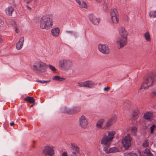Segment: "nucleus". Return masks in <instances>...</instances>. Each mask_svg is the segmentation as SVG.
I'll return each instance as SVG.
<instances>
[{
    "mask_svg": "<svg viewBox=\"0 0 156 156\" xmlns=\"http://www.w3.org/2000/svg\"><path fill=\"white\" fill-rule=\"evenodd\" d=\"M104 151L106 153H111V148L105 147L104 148Z\"/></svg>",
    "mask_w": 156,
    "mask_h": 156,
    "instance_id": "obj_34",
    "label": "nucleus"
},
{
    "mask_svg": "<svg viewBox=\"0 0 156 156\" xmlns=\"http://www.w3.org/2000/svg\"><path fill=\"white\" fill-rule=\"evenodd\" d=\"M124 108L126 109H129L130 108V106L129 105H128L127 106L126 104L125 103L124 105Z\"/></svg>",
    "mask_w": 156,
    "mask_h": 156,
    "instance_id": "obj_41",
    "label": "nucleus"
},
{
    "mask_svg": "<svg viewBox=\"0 0 156 156\" xmlns=\"http://www.w3.org/2000/svg\"><path fill=\"white\" fill-rule=\"evenodd\" d=\"M14 124V122H11L10 123V125L11 126H13Z\"/></svg>",
    "mask_w": 156,
    "mask_h": 156,
    "instance_id": "obj_49",
    "label": "nucleus"
},
{
    "mask_svg": "<svg viewBox=\"0 0 156 156\" xmlns=\"http://www.w3.org/2000/svg\"><path fill=\"white\" fill-rule=\"evenodd\" d=\"M24 41V39L23 37H21L19 41L16 44V48L17 49L20 50L22 48L23 46Z\"/></svg>",
    "mask_w": 156,
    "mask_h": 156,
    "instance_id": "obj_16",
    "label": "nucleus"
},
{
    "mask_svg": "<svg viewBox=\"0 0 156 156\" xmlns=\"http://www.w3.org/2000/svg\"><path fill=\"white\" fill-rule=\"evenodd\" d=\"M37 81L39 82L42 83H48L50 81H44V80H38Z\"/></svg>",
    "mask_w": 156,
    "mask_h": 156,
    "instance_id": "obj_39",
    "label": "nucleus"
},
{
    "mask_svg": "<svg viewBox=\"0 0 156 156\" xmlns=\"http://www.w3.org/2000/svg\"><path fill=\"white\" fill-rule=\"evenodd\" d=\"M156 128V126L154 125H153L150 128V132L151 133H152L154 132V129Z\"/></svg>",
    "mask_w": 156,
    "mask_h": 156,
    "instance_id": "obj_37",
    "label": "nucleus"
},
{
    "mask_svg": "<svg viewBox=\"0 0 156 156\" xmlns=\"http://www.w3.org/2000/svg\"><path fill=\"white\" fill-rule=\"evenodd\" d=\"M33 105H32L31 106V107H33Z\"/></svg>",
    "mask_w": 156,
    "mask_h": 156,
    "instance_id": "obj_52",
    "label": "nucleus"
},
{
    "mask_svg": "<svg viewBox=\"0 0 156 156\" xmlns=\"http://www.w3.org/2000/svg\"><path fill=\"white\" fill-rule=\"evenodd\" d=\"M142 146L145 147H148L149 144L147 140H145L142 143Z\"/></svg>",
    "mask_w": 156,
    "mask_h": 156,
    "instance_id": "obj_35",
    "label": "nucleus"
},
{
    "mask_svg": "<svg viewBox=\"0 0 156 156\" xmlns=\"http://www.w3.org/2000/svg\"><path fill=\"white\" fill-rule=\"evenodd\" d=\"M127 38L119 37L116 40V44L119 48H123L127 44Z\"/></svg>",
    "mask_w": 156,
    "mask_h": 156,
    "instance_id": "obj_10",
    "label": "nucleus"
},
{
    "mask_svg": "<svg viewBox=\"0 0 156 156\" xmlns=\"http://www.w3.org/2000/svg\"><path fill=\"white\" fill-rule=\"evenodd\" d=\"M61 156H68L67 153L66 152H63L62 153Z\"/></svg>",
    "mask_w": 156,
    "mask_h": 156,
    "instance_id": "obj_44",
    "label": "nucleus"
},
{
    "mask_svg": "<svg viewBox=\"0 0 156 156\" xmlns=\"http://www.w3.org/2000/svg\"><path fill=\"white\" fill-rule=\"evenodd\" d=\"M14 10V8L12 6H9L5 9V12L7 15L11 16Z\"/></svg>",
    "mask_w": 156,
    "mask_h": 156,
    "instance_id": "obj_22",
    "label": "nucleus"
},
{
    "mask_svg": "<svg viewBox=\"0 0 156 156\" xmlns=\"http://www.w3.org/2000/svg\"><path fill=\"white\" fill-rule=\"evenodd\" d=\"M24 100L30 103H34V100L33 97H27L24 99Z\"/></svg>",
    "mask_w": 156,
    "mask_h": 156,
    "instance_id": "obj_24",
    "label": "nucleus"
},
{
    "mask_svg": "<svg viewBox=\"0 0 156 156\" xmlns=\"http://www.w3.org/2000/svg\"><path fill=\"white\" fill-rule=\"evenodd\" d=\"M119 34L120 35L119 37L127 38L128 33L125 28L121 27L119 29Z\"/></svg>",
    "mask_w": 156,
    "mask_h": 156,
    "instance_id": "obj_15",
    "label": "nucleus"
},
{
    "mask_svg": "<svg viewBox=\"0 0 156 156\" xmlns=\"http://www.w3.org/2000/svg\"><path fill=\"white\" fill-rule=\"evenodd\" d=\"M104 5V8L105 9H106L107 8V5L106 3H105Z\"/></svg>",
    "mask_w": 156,
    "mask_h": 156,
    "instance_id": "obj_48",
    "label": "nucleus"
},
{
    "mask_svg": "<svg viewBox=\"0 0 156 156\" xmlns=\"http://www.w3.org/2000/svg\"><path fill=\"white\" fill-rule=\"evenodd\" d=\"M144 36L147 42H150L151 41V35L149 31H146L144 34Z\"/></svg>",
    "mask_w": 156,
    "mask_h": 156,
    "instance_id": "obj_23",
    "label": "nucleus"
},
{
    "mask_svg": "<svg viewBox=\"0 0 156 156\" xmlns=\"http://www.w3.org/2000/svg\"><path fill=\"white\" fill-rule=\"evenodd\" d=\"M58 66L60 69L68 71L72 69L73 66V63L69 60L62 59L59 61Z\"/></svg>",
    "mask_w": 156,
    "mask_h": 156,
    "instance_id": "obj_4",
    "label": "nucleus"
},
{
    "mask_svg": "<svg viewBox=\"0 0 156 156\" xmlns=\"http://www.w3.org/2000/svg\"><path fill=\"white\" fill-rule=\"evenodd\" d=\"M98 3L101 2H102V0H95Z\"/></svg>",
    "mask_w": 156,
    "mask_h": 156,
    "instance_id": "obj_50",
    "label": "nucleus"
},
{
    "mask_svg": "<svg viewBox=\"0 0 156 156\" xmlns=\"http://www.w3.org/2000/svg\"><path fill=\"white\" fill-rule=\"evenodd\" d=\"M132 140L130 134H128L122 140V144L123 147L126 149H128L131 146Z\"/></svg>",
    "mask_w": 156,
    "mask_h": 156,
    "instance_id": "obj_7",
    "label": "nucleus"
},
{
    "mask_svg": "<svg viewBox=\"0 0 156 156\" xmlns=\"http://www.w3.org/2000/svg\"><path fill=\"white\" fill-rule=\"evenodd\" d=\"M98 48L99 51L104 54H107L109 52L108 46L105 44H99L98 45Z\"/></svg>",
    "mask_w": 156,
    "mask_h": 156,
    "instance_id": "obj_13",
    "label": "nucleus"
},
{
    "mask_svg": "<svg viewBox=\"0 0 156 156\" xmlns=\"http://www.w3.org/2000/svg\"><path fill=\"white\" fill-rule=\"evenodd\" d=\"M139 113V111L138 109H136L133 111L132 115V117H135Z\"/></svg>",
    "mask_w": 156,
    "mask_h": 156,
    "instance_id": "obj_31",
    "label": "nucleus"
},
{
    "mask_svg": "<svg viewBox=\"0 0 156 156\" xmlns=\"http://www.w3.org/2000/svg\"><path fill=\"white\" fill-rule=\"evenodd\" d=\"M144 117L146 119L151 120L153 119L154 116L152 113L147 112L144 114Z\"/></svg>",
    "mask_w": 156,
    "mask_h": 156,
    "instance_id": "obj_19",
    "label": "nucleus"
},
{
    "mask_svg": "<svg viewBox=\"0 0 156 156\" xmlns=\"http://www.w3.org/2000/svg\"><path fill=\"white\" fill-rule=\"evenodd\" d=\"M53 147L47 146L45 147L43 151V154L45 155L52 156L54 154Z\"/></svg>",
    "mask_w": 156,
    "mask_h": 156,
    "instance_id": "obj_12",
    "label": "nucleus"
},
{
    "mask_svg": "<svg viewBox=\"0 0 156 156\" xmlns=\"http://www.w3.org/2000/svg\"><path fill=\"white\" fill-rule=\"evenodd\" d=\"M33 67L34 70L42 72L45 70L47 65L45 63L42 62L37 61L35 62Z\"/></svg>",
    "mask_w": 156,
    "mask_h": 156,
    "instance_id": "obj_6",
    "label": "nucleus"
},
{
    "mask_svg": "<svg viewBox=\"0 0 156 156\" xmlns=\"http://www.w3.org/2000/svg\"><path fill=\"white\" fill-rule=\"evenodd\" d=\"M53 80L56 81H61L65 79V78L61 77L59 76H53L52 78Z\"/></svg>",
    "mask_w": 156,
    "mask_h": 156,
    "instance_id": "obj_27",
    "label": "nucleus"
},
{
    "mask_svg": "<svg viewBox=\"0 0 156 156\" xmlns=\"http://www.w3.org/2000/svg\"><path fill=\"white\" fill-rule=\"evenodd\" d=\"M144 153L146 156H153V154L151 153L150 150L148 148H146L144 150Z\"/></svg>",
    "mask_w": 156,
    "mask_h": 156,
    "instance_id": "obj_25",
    "label": "nucleus"
},
{
    "mask_svg": "<svg viewBox=\"0 0 156 156\" xmlns=\"http://www.w3.org/2000/svg\"><path fill=\"white\" fill-rule=\"evenodd\" d=\"M110 88V87H105L104 88V91H108L109 90Z\"/></svg>",
    "mask_w": 156,
    "mask_h": 156,
    "instance_id": "obj_43",
    "label": "nucleus"
},
{
    "mask_svg": "<svg viewBox=\"0 0 156 156\" xmlns=\"http://www.w3.org/2000/svg\"><path fill=\"white\" fill-rule=\"evenodd\" d=\"M123 155L124 156H138L137 154L132 152H126Z\"/></svg>",
    "mask_w": 156,
    "mask_h": 156,
    "instance_id": "obj_28",
    "label": "nucleus"
},
{
    "mask_svg": "<svg viewBox=\"0 0 156 156\" xmlns=\"http://www.w3.org/2000/svg\"><path fill=\"white\" fill-rule=\"evenodd\" d=\"M111 153H115L119 152V150L116 147H113L111 148Z\"/></svg>",
    "mask_w": 156,
    "mask_h": 156,
    "instance_id": "obj_33",
    "label": "nucleus"
},
{
    "mask_svg": "<svg viewBox=\"0 0 156 156\" xmlns=\"http://www.w3.org/2000/svg\"><path fill=\"white\" fill-rule=\"evenodd\" d=\"M79 7L85 9L87 8V4L84 1H83L79 4L78 5Z\"/></svg>",
    "mask_w": 156,
    "mask_h": 156,
    "instance_id": "obj_26",
    "label": "nucleus"
},
{
    "mask_svg": "<svg viewBox=\"0 0 156 156\" xmlns=\"http://www.w3.org/2000/svg\"><path fill=\"white\" fill-rule=\"evenodd\" d=\"M76 2L78 4V5L81 2L80 0H75Z\"/></svg>",
    "mask_w": 156,
    "mask_h": 156,
    "instance_id": "obj_47",
    "label": "nucleus"
},
{
    "mask_svg": "<svg viewBox=\"0 0 156 156\" xmlns=\"http://www.w3.org/2000/svg\"><path fill=\"white\" fill-rule=\"evenodd\" d=\"M2 23V21L1 20V19H0V24Z\"/></svg>",
    "mask_w": 156,
    "mask_h": 156,
    "instance_id": "obj_51",
    "label": "nucleus"
},
{
    "mask_svg": "<svg viewBox=\"0 0 156 156\" xmlns=\"http://www.w3.org/2000/svg\"><path fill=\"white\" fill-rule=\"evenodd\" d=\"M78 125L81 128L83 129L87 127L88 120L87 118L84 115H82L79 118Z\"/></svg>",
    "mask_w": 156,
    "mask_h": 156,
    "instance_id": "obj_8",
    "label": "nucleus"
},
{
    "mask_svg": "<svg viewBox=\"0 0 156 156\" xmlns=\"http://www.w3.org/2000/svg\"><path fill=\"white\" fill-rule=\"evenodd\" d=\"M48 67L51 70L53 71H55L56 70V69L51 65H48Z\"/></svg>",
    "mask_w": 156,
    "mask_h": 156,
    "instance_id": "obj_36",
    "label": "nucleus"
},
{
    "mask_svg": "<svg viewBox=\"0 0 156 156\" xmlns=\"http://www.w3.org/2000/svg\"><path fill=\"white\" fill-rule=\"evenodd\" d=\"M60 32V29L58 27L54 28L51 31V33L52 36L55 37L58 36Z\"/></svg>",
    "mask_w": 156,
    "mask_h": 156,
    "instance_id": "obj_17",
    "label": "nucleus"
},
{
    "mask_svg": "<svg viewBox=\"0 0 156 156\" xmlns=\"http://www.w3.org/2000/svg\"><path fill=\"white\" fill-rule=\"evenodd\" d=\"M77 86L81 87H84L83 82L81 83H78Z\"/></svg>",
    "mask_w": 156,
    "mask_h": 156,
    "instance_id": "obj_38",
    "label": "nucleus"
},
{
    "mask_svg": "<svg viewBox=\"0 0 156 156\" xmlns=\"http://www.w3.org/2000/svg\"><path fill=\"white\" fill-rule=\"evenodd\" d=\"M105 122V120L104 119H101L99 120L97 122L96 124V127L98 129H100L102 128L103 129V128L104 126H103V124Z\"/></svg>",
    "mask_w": 156,
    "mask_h": 156,
    "instance_id": "obj_20",
    "label": "nucleus"
},
{
    "mask_svg": "<svg viewBox=\"0 0 156 156\" xmlns=\"http://www.w3.org/2000/svg\"><path fill=\"white\" fill-rule=\"evenodd\" d=\"M26 8L29 10L30 11L31 10V8L28 5H26Z\"/></svg>",
    "mask_w": 156,
    "mask_h": 156,
    "instance_id": "obj_46",
    "label": "nucleus"
},
{
    "mask_svg": "<svg viewBox=\"0 0 156 156\" xmlns=\"http://www.w3.org/2000/svg\"><path fill=\"white\" fill-rule=\"evenodd\" d=\"M71 149L73 150L72 152H74L76 154H79L80 152L79 148L77 145L75 143L71 144Z\"/></svg>",
    "mask_w": 156,
    "mask_h": 156,
    "instance_id": "obj_18",
    "label": "nucleus"
},
{
    "mask_svg": "<svg viewBox=\"0 0 156 156\" xmlns=\"http://www.w3.org/2000/svg\"><path fill=\"white\" fill-rule=\"evenodd\" d=\"M84 87H88V81L83 82Z\"/></svg>",
    "mask_w": 156,
    "mask_h": 156,
    "instance_id": "obj_40",
    "label": "nucleus"
},
{
    "mask_svg": "<svg viewBox=\"0 0 156 156\" xmlns=\"http://www.w3.org/2000/svg\"><path fill=\"white\" fill-rule=\"evenodd\" d=\"M110 15L112 22L116 24L118 23L119 17L117 10L115 8L111 9L110 11Z\"/></svg>",
    "mask_w": 156,
    "mask_h": 156,
    "instance_id": "obj_5",
    "label": "nucleus"
},
{
    "mask_svg": "<svg viewBox=\"0 0 156 156\" xmlns=\"http://www.w3.org/2000/svg\"><path fill=\"white\" fill-rule=\"evenodd\" d=\"M40 26L42 29L49 30L51 28L53 24V17L51 15H45L41 18Z\"/></svg>",
    "mask_w": 156,
    "mask_h": 156,
    "instance_id": "obj_1",
    "label": "nucleus"
},
{
    "mask_svg": "<svg viewBox=\"0 0 156 156\" xmlns=\"http://www.w3.org/2000/svg\"><path fill=\"white\" fill-rule=\"evenodd\" d=\"M80 110V108L79 107H75L71 109H69L66 107L62 109V112L65 113H67L69 114H72L77 113Z\"/></svg>",
    "mask_w": 156,
    "mask_h": 156,
    "instance_id": "obj_9",
    "label": "nucleus"
},
{
    "mask_svg": "<svg viewBox=\"0 0 156 156\" xmlns=\"http://www.w3.org/2000/svg\"><path fill=\"white\" fill-rule=\"evenodd\" d=\"M13 22V23L12 24V25L14 27V28L15 29V31L16 33H18L19 32V30L18 29V27L16 26V22Z\"/></svg>",
    "mask_w": 156,
    "mask_h": 156,
    "instance_id": "obj_32",
    "label": "nucleus"
},
{
    "mask_svg": "<svg viewBox=\"0 0 156 156\" xmlns=\"http://www.w3.org/2000/svg\"><path fill=\"white\" fill-rule=\"evenodd\" d=\"M89 19L90 21L94 25H97L100 23V20L97 18L95 16L92 14L89 15Z\"/></svg>",
    "mask_w": 156,
    "mask_h": 156,
    "instance_id": "obj_14",
    "label": "nucleus"
},
{
    "mask_svg": "<svg viewBox=\"0 0 156 156\" xmlns=\"http://www.w3.org/2000/svg\"><path fill=\"white\" fill-rule=\"evenodd\" d=\"M152 96L153 97H155L156 96V92L155 91L153 92L151 94Z\"/></svg>",
    "mask_w": 156,
    "mask_h": 156,
    "instance_id": "obj_45",
    "label": "nucleus"
},
{
    "mask_svg": "<svg viewBox=\"0 0 156 156\" xmlns=\"http://www.w3.org/2000/svg\"><path fill=\"white\" fill-rule=\"evenodd\" d=\"M156 80V76L154 75H151L145 78L138 92L142 89H147L154 85Z\"/></svg>",
    "mask_w": 156,
    "mask_h": 156,
    "instance_id": "obj_2",
    "label": "nucleus"
},
{
    "mask_svg": "<svg viewBox=\"0 0 156 156\" xmlns=\"http://www.w3.org/2000/svg\"><path fill=\"white\" fill-rule=\"evenodd\" d=\"M117 119V115H113L111 118L108 121L105 126H104L103 128V129H108L115 122Z\"/></svg>",
    "mask_w": 156,
    "mask_h": 156,
    "instance_id": "obj_11",
    "label": "nucleus"
},
{
    "mask_svg": "<svg viewBox=\"0 0 156 156\" xmlns=\"http://www.w3.org/2000/svg\"><path fill=\"white\" fill-rule=\"evenodd\" d=\"M127 130L129 131L130 133H131L133 135L135 136L136 135L137 129V127L136 126H133L128 128Z\"/></svg>",
    "mask_w": 156,
    "mask_h": 156,
    "instance_id": "obj_21",
    "label": "nucleus"
},
{
    "mask_svg": "<svg viewBox=\"0 0 156 156\" xmlns=\"http://www.w3.org/2000/svg\"><path fill=\"white\" fill-rule=\"evenodd\" d=\"M78 154H76L74 152H72L70 156H77Z\"/></svg>",
    "mask_w": 156,
    "mask_h": 156,
    "instance_id": "obj_42",
    "label": "nucleus"
},
{
    "mask_svg": "<svg viewBox=\"0 0 156 156\" xmlns=\"http://www.w3.org/2000/svg\"><path fill=\"white\" fill-rule=\"evenodd\" d=\"M149 15L151 18H155L156 17V10L151 11L149 13Z\"/></svg>",
    "mask_w": 156,
    "mask_h": 156,
    "instance_id": "obj_30",
    "label": "nucleus"
},
{
    "mask_svg": "<svg viewBox=\"0 0 156 156\" xmlns=\"http://www.w3.org/2000/svg\"><path fill=\"white\" fill-rule=\"evenodd\" d=\"M115 133V132L114 131L108 132L107 135L106 133H104L102 135V138L101 141V144L107 147H109L114 138V136Z\"/></svg>",
    "mask_w": 156,
    "mask_h": 156,
    "instance_id": "obj_3",
    "label": "nucleus"
},
{
    "mask_svg": "<svg viewBox=\"0 0 156 156\" xmlns=\"http://www.w3.org/2000/svg\"><path fill=\"white\" fill-rule=\"evenodd\" d=\"M96 84L92 81L88 80V87L91 88L94 87Z\"/></svg>",
    "mask_w": 156,
    "mask_h": 156,
    "instance_id": "obj_29",
    "label": "nucleus"
}]
</instances>
